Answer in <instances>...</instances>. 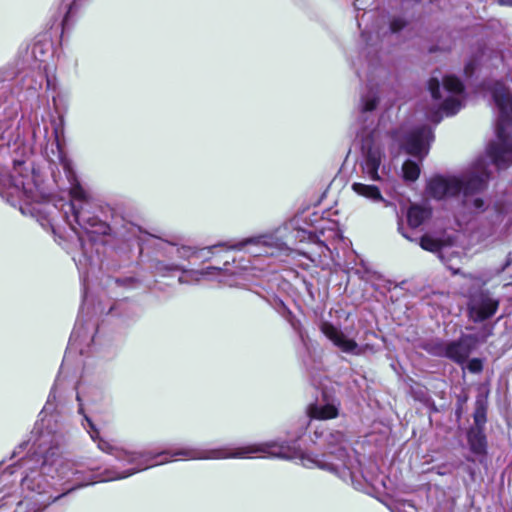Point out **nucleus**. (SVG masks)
<instances>
[{
	"label": "nucleus",
	"mask_w": 512,
	"mask_h": 512,
	"mask_svg": "<svg viewBox=\"0 0 512 512\" xmlns=\"http://www.w3.org/2000/svg\"><path fill=\"white\" fill-rule=\"evenodd\" d=\"M98 448L107 453L115 456V458L128 463L144 464L143 468L130 471L126 474H118L116 476L108 477V480H116L126 478L134 473L151 468L157 465L168 463L170 460H162L160 462L152 463L154 459L162 455H170L171 457L182 456L188 459H229V458H246L251 454L265 453L270 456L290 459L297 456L296 451L286 445H276L275 443H263V444H248L237 448L222 447L209 450H197V449H179L174 452L163 451L160 453L153 454L152 452H128L123 449L114 447L110 442L105 439L99 438L97 442Z\"/></svg>",
	"instance_id": "obj_1"
},
{
	"label": "nucleus",
	"mask_w": 512,
	"mask_h": 512,
	"mask_svg": "<svg viewBox=\"0 0 512 512\" xmlns=\"http://www.w3.org/2000/svg\"><path fill=\"white\" fill-rule=\"evenodd\" d=\"M500 301L485 288L469 289L467 293V316L474 323L491 319L499 309Z\"/></svg>",
	"instance_id": "obj_2"
},
{
	"label": "nucleus",
	"mask_w": 512,
	"mask_h": 512,
	"mask_svg": "<svg viewBox=\"0 0 512 512\" xmlns=\"http://www.w3.org/2000/svg\"><path fill=\"white\" fill-rule=\"evenodd\" d=\"M496 141L489 143L487 154L498 168L512 165V126H496Z\"/></svg>",
	"instance_id": "obj_3"
},
{
	"label": "nucleus",
	"mask_w": 512,
	"mask_h": 512,
	"mask_svg": "<svg viewBox=\"0 0 512 512\" xmlns=\"http://www.w3.org/2000/svg\"><path fill=\"white\" fill-rule=\"evenodd\" d=\"M478 344L479 339L477 335L462 334L458 339L450 341L445 345H437V348L440 350L437 354L458 365H463L467 362L470 354L477 348Z\"/></svg>",
	"instance_id": "obj_4"
},
{
	"label": "nucleus",
	"mask_w": 512,
	"mask_h": 512,
	"mask_svg": "<svg viewBox=\"0 0 512 512\" xmlns=\"http://www.w3.org/2000/svg\"><path fill=\"white\" fill-rule=\"evenodd\" d=\"M426 192L438 201L458 197L461 194V177L434 175L427 182Z\"/></svg>",
	"instance_id": "obj_5"
},
{
	"label": "nucleus",
	"mask_w": 512,
	"mask_h": 512,
	"mask_svg": "<svg viewBox=\"0 0 512 512\" xmlns=\"http://www.w3.org/2000/svg\"><path fill=\"white\" fill-rule=\"evenodd\" d=\"M88 206V203L79 204L78 206L73 202L70 203V209L75 222L87 233L109 235L111 230L110 225L94 215L88 209Z\"/></svg>",
	"instance_id": "obj_6"
},
{
	"label": "nucleus",
	"mask_w": 512,
	"mask_h": 512,
	"mask_svg": "<svg viewBox=\"0 0 512 512\" xmlns=\"http://www.w3.org/2000/svg\"><path fill=\"white\" fill-rule=\"evenodd\" d=\"M490 92L499 110L496 126H512V95L509 88L502 80H496Z\"/></svg>",
	"instance_id": "obj_7"
},
{
	"label": "nucleus",
	"mask_w": 512,
	"mask_h": 512,
	"mask_svg": "<svg viewBox=\"0 0 512 512\" xmlns=\"http://www.w3.org/2000/svg\"><path fill=\"white\" fill-rule=\"evenodd\" d=\"M362 149L365 155V169L373 180H378V170L382 162L383 149L372 136L363 140Z\"/></svg>",
	"instance_id": "obj_8"
},
{
	"label": "nucleus",
	"mask_w": 512,
	"mask_h": 512,
	"mask_svg": "<svg viewBox=\"0 0 512 512\" xmlns=\"http://www.w3.org/2000/svg\"><path fill=\"white\" fill-rule=\"evenodd\" d=\"M320 330L330 341L333 342L335 346L340 348L343 352L352 353L358 347V344L355 340L346 338L344 333L331 322H322L320 325Z\"/></svg>",
	"instance_id": "obj_9"
},
{
	"label": "nucleus",
	"mask_w": 512,
	"mask_h": 512,
	"mask_svg": "<svg viewBox=\"0 0 512 512\" xmlns=\"http://www.w3.org/2000/svg\"><path fill=\"white\" fill-rule=\"evenodd\" d=\"M431 133L427 126H421L413 129L405 139L403 148L411 156L419 157L424 149L425 138Z\"/></svg>",
	"instance_id": "obj_10"
},
{
	"label": "nucleus",
	"mask_w": 512,
	"mask_h": 512,
	"mask_svg": "<svg viewBox=\"0 0 512 512\" xmlns=\"http://www.w3.org/2000/svg\"><path fill=\"white\" fill-rule=\"evenodd\" d=\"M489 173H472L461 177V194L468 197L485 191L488 187Z\"/></svg>",
	"instance_id": "obj_11"
},
{
	"label": "nucleus",
	"mask_w": 512,
	"mask_h": 512,
	"mask_svg": "<svg viewBox=\"0 0 512 512\" xmlns=\"http://www.w3.org/2000/svg\"><path fill=\"white\" fill-rule=\"evenodd\" d=\"M466 438L471 453L476 456L487 455L488 441L484 429L469 428L467 430Z\"/></svg>",
	"instance_id": "obj_12"
},
{
	"label": "nucleus",
	"mask_w": 512,
	"mask_h": 512,
	"mask_svg": "<svg viewBox=\"0 0 512 512\" xmlns=\"http://www.w3.org/2000/svg\"><path fill=\"white\" fill-rule=\"evenodd\" d=\"M488 412V393L478 395L475 400V408L473 412L474 425L471 428L484 429L487 423Z\"/></svg>",
	"instance_id": "obj_13"
},
{
	"label": "nucleus",
	"mask_w": 512,
	"mask_h": 512,
	"mask_svg": "<svg viewBox=\"0 0 512 512\" xmlns=\"http://www.w3.org/2000/svg\"><path fill=\"white\" fill-rule=\"evenodd\" d=\"M431 214L430 208L413 204L407 211V223L411 228H418L431 217Z\"/></svg>",
	"instance_id": "obj_14"
},
{
	"label": "nucleus",
	"mask_w": 512,
	"mask_h": 512,
	"mask_svg": "<svg viewBox=\"0 0 512 512\" xmlns=\"http://www.w3.org/2000/svg\"><path fill=\"white\" fill-rule=\"evenodd\" d=\"M308 412L311 418L318 420L335 419L339 415L338 408L335 405L329 403L325 405H310Z\"/></svg>",
	"instance_id": "obj_15"
},
{
	"label": "nucleus",
	"mask_w": 512,
	"mask_h": 512,
	"mask_svg": "<svg viewBox=\"0 0 512 512\" xmlns=\"http://www.w3.org/2000/svg\"><path fill=\"white\" fill-rule=\"evenodd\" d=\"M352 189L359 195L372 200H381L382 195L379 188L375 185H367L363 183H354Z\"/></svg>",
	"instance_id": "obj_16"
},
{
	"label": "nucleus",
	"mask_w": 512,
	"mask_h": 512,
	"mask_svg": "<svg viewBox=\"0 0 512 512\" xmlns=\"http://www.w3.org/2000/svg\"><path fill=\"white\" fill-rule=\"evenodd\" d=\"M420 172L419 165L412 160H406L402 165L403 179L405 181H416L420 176Z\"/></svg>",
	"instance_id": "obj_17"
},
{
	"label": "nucleus",
	"mask_w": 512,
	"mask_h": 512,
	"mask_svg": "<svg viewBox=\"0 0 512 512\" xmlns=\"http://www.w3.org/2000/svg\"><path fill=\"white\" fill-rule=\"evenodd\" d=\"M443 86L445 90L454 94L463 93L465 87L462 81L455 75H446L443 77Z\"/></svg>",
	"instance_id": "obj_18"
},
{
	"label": "nucleus",
	"mask_w": 512,
	"mask_h": 512,
	"mask_svg": "<svg viewBox=\"0 0 512 512\" xmlns=\"http://www.w3.org/2000/svg\"><path fill=\"white\" fill-rule=\"evenodd\" d=\"M420 246L423 250L435 253L442 249L443 244L440 239L425 234L420 238Z\"/></svg>",
	"instance_id": "obj_19"
},
{
	"label": "nucleus",
	"mask_w": 512,
	"mask_h": 512,
	"mask_svg": "<svg viewBox=\"0 0 512 512\" xmlns=\"http://www.w3.org/2000/svg\"><path fill=\"white\" fill-rule=\"evenodd\" d=\"M303 464L309 468L311 467H318L323 470H334V465L332 463L325 462L324 460L319 459L318 457H311V456H300Z\"/></svg>",
	"instance_id": "obj_20"
},
{
	"label": "nucleus",
	"mask_w": 512,
	"mask_h": 512,
	"mask_svg": "<svg viewBox=\"0 0 512 512\" xmlns=\"http://www.w3.org/2000/svg\"><path fill=\"white\" fill-rule=\"evenodd\" d=\"M461 107V102L452 97L446 98L442 104L441 109L447 114V115H454L456 114Z\"/></svg>",
	"instance_id": "obj_21"
},
{
	"label": "nucleus",
	"mask_w": 512,
	"mask_h": 512,
	"mask_svg": "<svg viewBox=\"0 0 512 512\" xmlns=\"http://www.w3.org/2000/svg\"><path fill=\"white\" fill-rule=\"evenodd\" d=\"M467 369L470 373L479 374L484 369V361L481 358H472L467 362Z\"/></svg>",
	"instance_id": "obj_22"
},
{
	"label": "nucleus",
	"mask_w": 512,
	"mask_h": 512,
	"mask_svg": "<svg viewBox=\"0 0 512 512\" xmlns=\"http://www.w3.org/2000/svg\"><path fill=\"white\" fill-rule=\"evenodd\" d=\"M70 196H71V198L73 200L80 201L81 202L80 204L87 203L85 201V199H86V192H85V190L82 188V186L79 183L74 185L70 189Z\"/></svg>",
	"instance_id": "obj_23"
},
{
	"label": "nucleus",
	"mask_w": 512,
	"mask_h": 512,
	"mask_svg": "<svg viewBox=\"0 0 512 512\" xmlns=\"http://www.w3.org/2000/svg\"><path fill=\"white\" fill-rule=\"evenodd\" d=\"M428 89H429L433 99H435V100L441 99L440 83L437 78L432 77L429 79Z\"/></svg>",
	"instance_id": "obj_24"
},
{
	"label": "nucleus",
	"mask_w": 512,
	"mask_h": 512,
	"mask_svg": "<svg viewBox=\"0 0 512 512\" xmlns=\"http://www.w3.org/2000/svg\"><path fill=\"white\" fill-rule=\"evenodd\" d=\"M408 25V22L401 17H395L390 21V30L392 33H397L403 30Z\"/></svg>",
	"instance_id": "obj_25"
},
{
	"label": "nucleus",
	"mask_w": 512,
	"mask_h": 512,
	"mask_svg": "<svg viewBox=\"0 0 512 512\" xmlns=\"http://www.w3.org/2000/svg\"><path fill=\"white\" fill-rule=\"evenodd\" d=\"M158 273L164 274L165 272L179 271L180 268L176 264H165L162 261H157L154 266Z\"/></svg>",
	"instance_id": "obj_26"
},
{
	"label": "nucleus",
	"mask_w": 512,
	"mask_h": 512,
	"mask_svg": "<svg viewBox=\"0 0 512 512\" xmlns=\"http://www.w3.org/2000/svg\"><path fill=\"white\" fill-rule=\"evenodd\" d=\"M378 103L379 98L376 96L365 99L362 106V112H371L375 110L378 106Z\"/></svg>",
	"instance_id": "obj_27"
},
{
	"label": "nucleus",
	"mask_w": 512,
	"mask_h": 512,
	"mask_svg": "<svg viewBox=\"0 0 512 512\" xmlns=\"http://www.w3.org/2000/svg\"><path fill=\"white\" fill-rule=\"evenodd\" d=\"M476 67H477V63H476V60L474 59H471L469 60L465 66H464V74L467 76V77H471L475 70H476Z\"/></svg>",
	"instance_id": "obj_28"
},
{
	"label": "nucleus",
	"mask_w": 512,
	"mask_h": 512,
	"mask_svg": "<svg viewBox=\"0 0 512 512\" xmlns=\"http://www.w3.org/2000/svg\"><path fill=\"white\" fill-rule=\"evenodd\" d=\"M88 423H89V427H90V431H89V434L91 436V438L94 440V441H99V438L100 437V432L99 430L96 428V426L92 423L91 420H88Z\"/></svg>",
	"instance_id": "obj_29"
},
{
	"label": "nucleus",
	"mask_w": 512,
	"mask_h": 512,
	"mask_svg": "<svg viewBox=\"0 0 512 512\" xmlns=\"http://www.w3.org/2000/svg\"><path fill=\"white\" fill-rule=\"evenodd\" d=\"M484 200L482 198H475L473 200V207L475 209H478V210H483L484 209Z\"/></svg>",
	"instance_id": "obj_30"
},
{
	"label": "nucleus",
	"mask_w": 512,
	"mask_h": 512,
	"mask_svg": "<svg viewBox=\"0 0 512 512\" xmlns=\"http://www.w3.org/2000/svg\"><path fill=\"white\" fill-rule=\"evenodd\" d=\"M462 410H463L462 404H458L456 411H455L457 419H460L462 417Z\"/></svg>",
	"instance_id": "obj_31"
},
{
	"label": "nucleus",
	"mask_w": 512,
	"mask_h": 512,
	"mask_svg": "<svg viewBox=\"0 0 512 512\" xmlns=\"http://www.w3.org/2000/svg\"><path fill=\"white\" fill-rule=\"evenodd\" d=\"M499 5L512 7V0H498Z\"/></svg>",
	"instance_id": "obj_32"
},
{
	"label": "nucleus",
	"mask_w": 512,
	"mask_h": 512,
	"mask_svg": "<svg viewBox=\"0 0 512 512\" xmlns=\"http://www.w3.org/2000/svg\"><path fill=\"white\" fill-rule=\"evenodd\" d=\"M467 399H468V397H467V396H464V397H463V398H461V399L459 398V402H458V404H462V405H463V403H465V402L467 401Z\"/></svg>",
	"instance_id": "obj_33"
},
{
	"label": "nucleus",
	"mask_w": 512,
	"mask_h": 512,
	"mask_svg": "<svg viewBox=\"0 0 512 512\" xmlns=\"http://www.w3.org/2000/svg\"><path fill=\"white\" fill-rule=\"evenodd\" d=\"M14 512H18V511L16 510V511H14Z\"/></svg>",
	"instance_id": "obj_34"
}]
</instances>
